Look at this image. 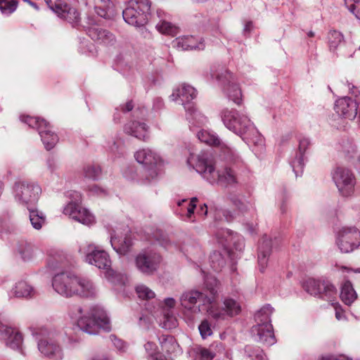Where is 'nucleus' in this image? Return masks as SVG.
Here are the masks:
<instances>
[{"mask_svg": "<svg viewBox=\"0 0 360 360\" xmlns=\"http://www.w3.org/2000/svg\"><path fill=\"white\" fill-rule=\"evenodd\" d=\"M187 165L212 184L236 187L238 180L236 172L227 166H219L214 159H187Z\"/></svg>", "mask_w": 360, "mask_h": 360, "instance_id": "nucleus-1", "label": "nucleus"}, {"mask_svg": "<svg viewBox=\"0 0 360 360\" xmlns=\"http://www.w3.org/2000/svg\"><path fill=\"white\" fill-rule=\"evenodd\" d=\"M221 120L228 129L240 136L248 144L263 148L264 138L248 115L233 109H224L221 111Z\"/></svg>", "mask_w": 360, "mask_h": 360, "instance_id": "nucleus-2", "label": "nucleus"}, {"mask_svg": "<svg viewBox=\"0 0 360 360\" xmlns=\"http://www.w3.org/2000/svg\"><path fill=\"white\" fill-rule=\"evenodd\" d=\"M70 316L84 332L95 335L99 329L110 331V319L105 311L100 306L84 309L79 305L73 306L70 310Z\"/></svg>", "mask_w": 360, "mask_h": 360, "instance_id": "nucleus-3", "label": "nucleus"}, {"mask_svg": "<svg viewBox=\"0 0 360 360\" xmlns=\"http://www.w3.org/2000/svg\"><path fill=\"white\" fill-rule=\"evenodd\" d=\"M214 286L209 287L207 285L203 292L197 290H189L184 292L179 301L181 307L186 312L192 315L198 314L202 310L205 309L216 302L218 296V289L217 287V281L214 280Z\"/></svg>", "mask_w": 360, "mask_h": 360, "instance_id": "nucleus-4", "label": "nucleus"}, {"mask_svg": "<svg viewBox=\"0 0 360 360\" xmlns=\"http://www.w3.org/2000/svg\"><path fill=\"white\" fill-rule=\"evenodd\" d=\"M274 309L266 304L262 307L255 315L257 324L252 328V333L257 342L272 345L276 342L273 327L271 324V316Z\"/></svg>", "mask_w": 360, "mask_h": 360, "instance_id": "nucleus-5", "label": "nucleus"}, {"mask_svg": "<svg viewBox=\"0 0 360 360\" xmlns=\"http://www.w3.org/2000/svg\"><path fill=\"white\" fill-rule=\"evenodd\" d=\"M79 252L86 263L94 265L98 269H105L106 278L112 283L114 282L115 273L110 269L111 260L105 251L94 243H85L80 245Z\"/></svg>", "mask_w": 360, "mask_h": 360, "instance_id": "nucleus-6", "label": "nucleus"}, {"mask_svg": "<svg viewBox=\"0 0 360 360\" xmlns=\"http://www.w3.org/2000/svg\"><path fill=\"white\" fill-rule=\"evenodd\" d=\"M41 192V188L37 182L28 180H18L13 187L15 200L27 209L37 205Z\"/></svg>", "mask_w": 360, "mask_h": 360, "instance_id": "nucleus-7", "label": "nucleus"}, {"mask_svg": "<svg viewBox=\"0 0 360 360\" xmlns=\"http://www.w3.org/2000/svg\"><path fill=\"white\" fill-rule=\"evenodd\" d=\"M151 2L150 0H129L127 8L123 11L124 21L135 27L147 24L150 15Z\"/></svg>", "mask_w": 360, "mask_h": 360, "instance_id": "nucleus-8", "label": "nucleus"}, {"mask_svg": "<svg viewBox=\"0 0 360 360\" xmlns=\"http://www.w3.org/2000/svg\"><path fill=\"white\" fill-rule=\"evenodd\" d=\"M22 122L27 124L30 127L36 128L41 136V139L48 150L52 149L58 141V137L51 129L49 123L39 117H30L29 115H21L20 117Z\"/></svg>", "mask_w": 360, "mask_h": 360, "instance_id": "nucleus-9", "label": "nucleus"}, {"mask_svg": "<svg viewBox=\"0 0 360 360\" xmlns=\"http://www.w3.org/2000/svg\"><path fill=\"white\" fill-rule=\"evenodd\" d=\"M335 244L341 252H352L360 246V231L354 226L340 228L335 233Z\"/></svg>", "mask_w": 360, "mask_h": 360, "instance_id": "nucleus-10", "label": "nucleus"}, {"mask_svg": "<svg viewBox=\"0 0 360 360\" xmlns=\"http://www.w3.org/2000/svg\"><path fill=\"white\" fill-rule=\"evenodd\" d=\"M332 177L342 196L351 197L354 195L356 181L350 169L342 166L336 167L332 172Z\"/></svg>", "mask_w": 360, "mask_h": 360, "instance_id": "nucleus-11", "label": "nucleus"}, {"mask_svg": "<svg viewBox=\"0 0 360 360\" xmlns=\"http://www.w3.org/2000/svg\"><path fill=\"white\" fill-rule=\"evenodd\" d=\"M226 201L234 208V211L224 210L223 215L227 222L232 221L238 214H245L254 210V205L245 197L236 192H230L225 197Z\"/></svg>", "mask_w": 360, "mask_h": 360, "instance_id": "nucleus-12", "label": "nucleus"}, {"mask_svg": "<svg viewBox=\"0 0 360 360\" xmlns=\"http://www.w3.org/2000/svg\"><path fill=\"white\" fill-rule=\"evenodd\" d=\"M240 311V304L232 298H224L221 307L217 306L215 302L207 308L210 317L216 321H221L238 315Z\"/></svg>", "mask_w": 360, "mask_h": 360, "instance_id": "nucleus-13", "label": "nucleus"}, {"mask_svg": "<svg viewBox=\"0 0 360 360\" xmlns=\"http://www.w3.org/2000/svg\"><path fill=\"white\" fill-rule=\"evenodd\" d=\"M77 276L70 271L56 274L52 278V287L59 295L69 297L75 295Z\"/></svg>", "mask_w": 360, "mask_h": 360, "instance_id": "nucleus-14", "label": "nucleus"}, {"mask_svg": "<svg viewBox=\"0 0 360 360\" xmlns=\"http://www.w3.org/2000/svg\"><path fill=\"white\" fill-rule=\"evenodd\" d=\"M136 269L142 274L150 276L159 268L162 257L153 250L143 251L139 253L134 259Z\"/></svg>", "mask_w": 360, "mask_h": 360, "instance_id": "nucleus-15", "label": "nucleus"}, {"mask_svg": "<svg viewBox=\"0 0 360 360\" xmlns=\"http://www.w3.org/2000/svg\"><path fill=\"white\" fill-rule=\"evenodd\" d=\"M217 79L223 86V90L228 98L234 103L240 105L242 103V92L238 85L235 82L233 75L226 70L217 76Z\"/></svg>", "mask_w": 360, "mask_h": 360, "instance_id": "nucleus-16", "label": "nucleus"}, {"mask_svg": "<svg viewBox=\"0 0 360 360\" xmlns=\"http://www.w3.org/2000/svg\"><path fill=\"white\" fill-rule=\"evenodd\" d=\"M63 214L86 226L92 225L96 221L94 215L88 209L72 201L64 207Z\"/></svg>", "mask_w": 360, "mask_h": 360, "instance_id": "nucleus-17", "label": "nucleus"}, {"mask_svg": "<svg viewBox=\"0 0 360 360\" xmlns=\"http://www.w3.org/2000/svg\"><path fill=\"white\" fill-rule=\"evenodd\" d=\"M37 347L39 352L45 357L53 360H62L64 357L62 347L50 335L39 339Z\"/></svg>", "mask_w": 360, "mask_h": 360, "instance_id": "nucleus-18", "label": "nucleus"}, {"mask_svg": "<svg viewBox=\"0 0 360 360\" xmlns=\"http://www.w3.org/2000/svg\"><path fill=\"white\" fill-rule=\"evenodd\" d=\"M49 8L61 18L65 19L69 22L77 23L79 20V14L75 8L70 7L68 4L62 0H56L52 4L51 0H44Z\"/></svg>", "mask_w": 360, "mask_h": 360, "instance_id": "nucleus-19", "label": "nucleus"}, {"mask_svg": "<svg viewBox=\"0 0 360 360\" xmlns=\"http://www.w3.org/2000/svg\"><path fill=\"white\" fill-rule=\"evenodd\" d=\"M110 243L112 248L120 255H125L130 250L134 244L131 232L128 228L124 229V233L120 234L117 231L111 236Z\"/></svg>", "mask_w": 360, "mask_h": 360, "instance_id": "nucleus-20", "label": "nucleus"}, {"mask_svg": "<svg viewBox=\"0 0 360 360\" xmlns=\"http://www.w3.org/2000/svg\"><path fill=\"white\" fill-rule=\"evenodd\" d=\"M357 103L349 97H342L335 101V112L345 119L354 120L357 115Z\"/></svg>", "mask_w": 360, "mask_h": 360, "instance_id": "nucleus-21", "label": "nucleus"}, {"mask_svg": "<svg viewBox=\"0 0 360 360\" xmlns=\"http://www.w3.org/2000/svg\"><path fill=\"white\" fill-rule=\"evenodd\" d=\"M197 91L194 87L187 84H181L175 89L171 95L173 101L180 100V103L185 107L191 106L190 102L196 98Z\"/></svg>", "mask_w": 360, "mask_h": 360, "instance_id": "nucleus-22", "label": "nucleus"}, {"mask_svg": "<svg viewBox=\"0 0 360 360\" xmlns=\"http://www.w3.org/2000/svg\"><path fill=\"white\" fill-rule=\"evenodd\" d=\"M322 287L325 290L326 295L328 294L329 297H332L336 294V289L332 284L324 285L321 281L314 278H307L303 283L304 289L310 295L316 296L321 294Z\"/></svg>", "mask_w": 360, "mask_h": 360, "instance_id": "nucleus-23", "label": "nucleus"}, {"mask_svg": "<svg viewBox=\"0 0 360 360\" xmlns=\"http://www.w3.org/2000/svg\"><path fill=\"white\" fill-rule=\"evenodd\" d=\"M272 241L271 238H263L259 248L258 263L259 271L264 272L268 264V259L271 252Z\"/></svg>", "mask_w": 360, "mask_h": 360, "instance_id": "nucleus-24", "label": "nucleus"}, {"mask_svg": "<svg viewBox=\"0 0 360 360\" xmlns=\"http://www.w3.org/2000/svg\"><path fill=\"white\" fill-rule=\"evenodd\" d=\"M173 46L181 50L203 49L202 42L193 36H184L176 38L172 41Z\"/></svg>", "mask_w": 360, "mask_h": 360, "instance_id": "nucleus-25", "label": "nucleus"}, {"mask_svg": "<svg viewBox=\"0 0 360 360\" xmlns=\"http://www.w3.org/2000/svg\"><path fill=\"white\" fill-rule=\"evenodd\" d=\"M76 289L75 295L89 297L97 292V288L91 280L78 276Z\"/></svg>", "mask_w": 360, "mask_h": 360, "instance_id": "nucleus-26", "label": "nucleus"}, {"mask_svg": "<svg viewBox=\"0 0 360 360\" xmlns=\"http://www.w3.org/2000/svg\"><path fill=\"white\" fill-rule=\"evenodd\" d=\"M157 15L160 19L156 25V29L158 32L171 36H174L178 33V27L167 20L168 16L163 11L158 9Z\"/></svg>", "mask_w": 360, "mask_h": 360, "instance_id": "nucleus-27", "label": "nucleus"}, {"mask_svg": "<svg viewBox=\"0 0 360 360\" xmlns=\"http://www.w3.org/2000/svg\"><path fill=\"white\" fill-rule=\"evenodd\" d=\"M16 251L23 261L30 262L36 257L38 250L27 241H20L17 245Z\"/></svg>", "mask_w": 360, "mask_h": 360, "instance_id": "nucleus-28", "label": "nucleus"}, {"mask_svg": "<svg viewBox=\"0 0 360 360\" xmlns=\"http://www.w3.org/2000/svg\"><path fill=\"white\" fill-rule=\"evenodd\" d=\"M187 112V120L190 123V127H200L205 125L207 122V118L200 111L194 108L193 106L185 107Z\"/></svg>", "mask_w": 360, "mask_h": 360, "instance_id": "nucleus-29", "label": "nucleus"}, {"mask_svg": "<svg viewBox=\"0 0 360 360\" xmlns=\"http://www.w3.org/2000/svg\"><path fill=\"white\" fill-rule=\"evenodd\" d=\"M223 236L226 235V238H221L217 236L218 242L221 244L223 246L228 247L231 245V243H233L235 248L237 250H242L244 248L243 239L240 236H237V234H233L230 232L229 230H226L223 232Z\"/></svg>", "mask_w": 360, "mask_h": 360, "instance_id": "nucleus-30", "label": "nucleus"}, {"mask_svg": "<svg viewBox=\"0 0 360 360\" xmlns=\"http://www.w3.org/2000/svg\"><path fill=\"white\" fill-rule=\"evenodd\" d=\"M340 298L347 305H351L357 298V294L352 284L349 281H345L341 286Z\"/></svg>", "mask_w": 360, "mask_h": 360, "instance_id": "nucleus-31", "label": "nucleus"}, {"mask_svg": "<svg viewBox=\"0 0 360 360\" xmlns=\"http://www.w3.org/2000/svg\"><path fill=\"white\" fill-rule=\"evenodd\" d=\"M124 130L127 134L140 139H145L147 135L146 125L139 122H132L127 124L124 127Z\"/></svg>", "mask_w": 360, "mask_h": 360, "instance_id": "nucleus-32", "label": "nucleus"}, {"mask_svg": "<svg viewBox=\"0 0 360 360\" xmlns=\"http://www.w3.org/2000/svg\"><path fill=\"white\" fill-rule=\"evenodd\" d=\"M12 293L17 297H27L34 295V288L24 281L15 283L12 289Z\"/></svg>", "mask_w": 360, "mask_h": 360, "instance_id": "nucleus-33", "label": "nucleus"}, {"mask_svg": "<svg viewBox=\"0 0 360 360\" xmlns=\"http://www.w3.org/2000/svg\"><path fill=\"white\" fill-rule=\"evenodd\" d=\"M28 210L30 211L29 217L32 226L36 230H40L46 221L45 214L37 209L30 207Z\"/></svg>", "mask_w": 360, "mask_h": 360, "instance_id": "nucleus-34", "label": "nucleus"}, {"mask_svg": "<svg viewBox=\"0 0 360 360\" xmlns=\"http://www.w3.org/2000/svg\"><path fill=\"white\" fill-rule=\"evenodd\" d=\"M222 354L228 359L231 358L229 352L224 351V347L221 344L217 345L214 351L212 348H204L200 350V353L202 360H212L215 356H220Z\"/></svg>", "mask_w": 360, "mask_h": 360, "instance_id": "nucleus-35", "label": "nucleus"}, {"mask_svg": "<svg viewBox=\"0 0 360 360\" xmlns=\"http://www.w3.org/2000/svg\"><path fill=\"white\" fill-rule=\"evenodd\" d=\"M159 341L162 350L167 354L176 352L179 347L178 343L171 335H162L159 338Z\"/></svg>", "mask_w": 360, "mask_h": 360, "instance_id": "nucleus-36", "label": "nucleus"}, {"mask_svg": "<svg viewBox=\"0 0 360 360\" xmlns=\"http://www.w3.org/2000/svg\"><path fill=\"white\" fill-rule=\"evenodd\" d=\"M198 139L202 143L210 146H217V144H219V138L218 136L210 131L202 129L197 134Z\"/></svg>", "mask_w": 360, "mask_h": 360, "instance_id": "nucleus-37", "label": "nucleus"}, {"mask_svg": "<svg viewBox=\"0 0 360 360\" xmlns=\"http://www.w3.org/2000/svg\"><path fill=\"white\" fill-rule=\"evenodd\" d=\"M88 34L93 40L101 41L104 43L112 37L108 31L96 27H90L88 30Z\"/></svg>", "mask_w": 360, "mask_h": 360, "instance_id": "nucleus-38", "label": "nucleus"}, {"mask_svg": "<svg viewBox=\"0 0 360 360\" xmlns=\"http://www.w3.org/2000/svg\"><path fill=\"white\" fill-rule=\"evenodd\" d=\"M139 163L143 165V167L152 178L157 176L158 167V159H143L142 161H139Z\"/></svg>", "mask_w": 360, "mask_h": 360, "instance_id": "nucleus-39", "label": "nucleus"}, {"mask_svg": "<svg viewBox=\"0 0 360 360\" xmlns=\"http://www.w3.org/2000/svg\"><path fill=\"white\" fill-rule=\"evenodd\" d=\"M163 310H165V309ZM177 325V319L174 314L170 311H164L163 320L161 321L160 323L162 328L170 330L176 328Z\"/></svg>", "mask_w": 360, "mask_h": 360, "instance_id": "nucleus-40", "label": "nucleus"}, {"mask_svg": "<svg viewBox=\"0 0 360 360\" xmlns=\"http://www.w3.org/2000/svg\"><path fill=\"white\" fill-rule=\"evenodd\" d=\"M211 266L216 271H219L226 264L224 257L219 252H214L210 255Z\"/></svg>", "mask_w": 360, "mask_h": 360, "instance_id": "nucleus-41", "label": "nucleus"}, {"mask_svg": "<svg viewBox=\"0 0 360 360\" xmlns=\"http://www.w3.org/2000/svg\"><path fill=\"white\" fill-rule=\"evenodd\" d=\"M343 34L336 30L330 31L328 33V43L330 49H336L340 44L343 41Z\"/></svg>", "mask_w": 360, "mask_h": 360, "instance_id": "nucleus-42", "label": "nucleus"}, {"mask_svg": "<svg viewBox=\"0 0 360 360\" xmlns=\"http://www.w3.org/2000/svg\"><path fill=\"white\" fill-rule=\"evenodd\" d=\"M18 6L16 0H0V10L3 14L9 15L14 12Z\"/></svg>", "mask_w": 360, "mask_h": 360, "instance_id": "nucleus-43", "label": "nucleus"}, {"mask_svg": "<svg viewBox=\"0 0 360 360\" xmlns=\"http://www.w3.org/2000/svg\"><path fill=\"white\" fill-rule=\"evenodd\" d=\"M136 292L139 297L141 299H151L155 297V292L148 287L143 284H139L136 287Z\"/></svg>", "mask_w": 360, "mask_h": 360, "instance_id": "nucleus-44", "label": "nucleus"}, {"mask_svg": "<svg viewBox=\"0 0 360 360\" xmlns=\"http://www.w3.org/2000/svg\"><path fill=\"white\" fill-rule=\"evenodd\" d=\"M101 174V169L98 166H88L84 169V175L86 178L96 180Z\"/></svg>", "mask_w": 360, "mask_h": 360, "instance_id": "nucleus-45", "label": "nucleus"}, {"mask_svg": "<svg viewBox=\"0 0 360 360\" xmlns=\"http://www.w3.org/2000/svg\"><path fill=\"white\" fill-rule=\"evenodd\" d=\"M290 165L296 176L302 174L305 165L304 159H292L290 162Z\"/></svg>", "mask_w": 360, "mask_h": 360, "instance_id": "nucleus-46", "label": "nucleus"}, {"mask_svg": "<svg viewBox=\"0 0 360 360\" xmlns=\"http://www.w3.org/2000/svg\"><path fill=\"white\" fill-rule=\"evenodd\" d=\"M345 4L356 18L360 19V0H345Z\"/></svg>", "mask_w": 360, "mask_h": 360, "instance_id": "nucleus-47", "label": "nucleus"}, {"mask_svg": "<svg viewBox=\"0 0 360 360\" xmlns=\"http://www.w3.org/2000/svg\"><path fill=\"white\" fill-rule=\"evenodd\" d=\"M200 334L203 339L210 336L212 334L211 326L207 320H203L198 326Z\"/></svg>", "mask_w": 360, "mask_h": 360, "instance_id": "nucleus-48", "label": "nucleus"}, {"mask_svg": "<svg viewBox=\"0 0 360 360\" xmlns=\"http://www.w3.org/2000/svg\"><path fill=\"white\" fill-rule=\"evenodd\" d=\"M222 155L224 156H235L237 154L235 153V150L233 148H232L230 146H229L227 143L221 142L219 140V144H217V146Z\"/></svg>", "mask_w": 360, "mask_h": 360, "instance_id": "nucleus-49", "label": "nucleus"}, {"mask_svg": "<svg viewBox=\"0 0 360 360\" xmlns=\"http://www.w3.org/2000/svg\"><path fill=\"white\" fill-rule=\"evenodd\" d=\"M144 349L150 357L153 358L158 354V348L156 344L152 341H148L144 345Z\"/></svg>", "mask_w": 360, "mask_h": 360, "instance_id": "nucleus-50", "label": "nucleus"}, {"mask_svg": "<svg viewBox=\"0 0 360 360\" xmlns=\"http://www.w3.org/2000/svg\"><path fill=\"white\" fill-rule=\"evenodd\" d=\"M309 145L310 141L309 140V139L304 137L300 139L298 151L300 156H303L306 153Z\"/></svg>", "mask_w": 360, "mask_h": 360, "instance_id": "nucleus-51", "label": "nucleus"}, {"mask_svg": "<svg viewBox=\"0 0 360 360\" xmlns=\"http://www.w3.org/2000/svg\"><path fill=\"white\" fill-rule=\"evenodd\" d=\"M156 153L150 148H143L136 152L134 158H147L148 156H155Z\"/></svg>", "mask_w": 360, "mask_h": 360, "instance_id": "nucleus-52", "label": "nucleus"}, {"mask_svg": "<svg viewBox=\"0 0 360 360\" xmlns=\"http://www.w3.org/2000/svg\"><path fill=\"white\" fill-rule=\"evenodd\" d=\"M111 341L114 346L120 351H124L126 348L125 343L120 339L117 338L115 335H111L110 336Z\"/></svg>", "mask_w": 360, "mask_h": 360, "instance_id": "nucleus-53", "label": "nucleus"}, {"mask_svg": "<svg viewBox=\"0 0 360 360\" xmlns=\"http://www.w3.org/2000/svg\"><path fill=\"white\" fill-rule=\"evenodd\" d=\"M335 311V317L338 321H344L346 319V316L341 306L338 303H333Z\"/></svg>", "mask_w": 360, "mask_h": 360, "instance_id": "nucleus-54", "label": "nucleus"}, {"mask_svg": "<svg viewBox=\"0 0 360 360\" xmlns=\"http://www.w3.org/2000/svg\"><path fill=\"white\" fill-rule=\"evenodd\" d=\"M319 360H352L351 359H349L348 357H346L344 355L338 354H327L322 356L319 359Z\"/></svg>", "mask_w": 360, "mask_h": 360, "instance_id": "nucleus-55", "label": "nucleus"}, {"mask_svg": "<svg viewBox=\"0 0 360 360\" xmlns=\"http://www.w3.org/2000/svg\"><path fill=\"white\" fill-rule=\"evenodd\" d=\"M87 360H110L108 354L103 352H96L91 354Z\"/></svg>", "mask_w": 360, "mask_h": 360, "instance_id": "nucleus-56", "label": "nucleus"}, {"mask_svg": "<svg viewBox=\"0 0 360 360\" xmlns=\"http://www.w3.org/2000/svg\"><path fill=\"white\" fill-rule=\"evenodd\" d=\"M68 197L70 198V202H74L78 204H80L82 201V195L80 193L77 191H70L68 193Z\"/></svg>", "mask_w": 360, "mask_h": 360, "instance_id": "nucleus-57", "label": "nucleus"}, {"mask_svg": "<svg viewBox=\"0 0 360 360\" xmlns=\"http://www.w3.org/2000/svg\"><path fill=\"white\" fill-rule=\"evenodd\" d=\"M110 6H95V11L98 15L105 18L108 16L107 9Z\"/></svg>", "mask_w": 360, "mask_h": 360, "instance_id": "nucleus-58", "label": "nucleus"}, {"mask_svg": "<svg viewBox=\"0 0 360 360\" xmlns=\"http://www.w3.org/2000/svg\"><path fill=\"white\" fill-rule=\"evenodd\" d=\"M197 201V198H193L189 204H188V206L187 207V212H188V217H191V214L194 212V210L196 207V202Z\"/></svg>", "mask_w": 360, "mask_h": 360, "instance_id": "nucleus-59", "label": "nucleus"}, {"mask_svg": "<svg viewBox=\"0 0 360 360\" xmlns=\"http://www.w3.org/2000/svg\"><path fill=\"white\" fill-rule=\"evenodd\" d=\"M176 305V300L172 297H167L164 300V307L168 309H173Z\"/></svg>", "mask_w": 360, "mask_h": 360, "instance_id": "nucleus-60", "label": "nucleus"}, {"mask_svg": "<svg viewBox=\"0 0 360 360\" xmlns=\"http://www.w3.org/2000/svg\"><path fill=\"white\" fill-rule=\"evenodd\" d=\"M89 191L91 193L93 194H96V195H100V194H102V193H105V191L98 187V186L96 185H94L92 186L90 188H89Z\"/></svg>", "mask_w": 360, "mask_h": 360, "instance_id": "nucleus-61", "label": "nucleus"}, {"mask_svg": "<svg viewBox=\"0 0 360 360\" xmlns=\"http://www.w3.org/2000/svg\"><path fill=\"white\" fill-rule=\"evenodd\" d=\"M340 271L344 274L345 273H351V272H354V273H359L360 274V268H358L356 269H349L346 266H341L340 268Z\"/></svg>", "mask_w": 360, "mask_h": 360, "instance_id": "nucleus-62", "label": "nucleus"}, {"mask_svg": "<svg viewBox=\"0 0 360 360\" xmlns=\"http://www.w3.org/2000/svg\"><path fill=\"white\" fill-rule=\"evenodd\" d=\"M95 6H110V0H94Z\"/></svg>", "mask_w": 360, "mask_h": 360, "instance_id": "nucleus-63", "label": "nucleus"}, {"mask_svg": "<svg viewBox=\"0 0 360 360\" xmlns=\"http://www.w3.org/2000/svg\"><path fill=\"white\" fill-rule=\"evenodd\" d=\"M349 89L350 94L355 97H357L360 94L359 90L356 86H354L353 85H352V86H350V84H349Z\"/></svg>", "mask_w": 360, "mask_h": 360, "instance_id": "nucleus-64", "label": "nucleus"}]
</instances>
